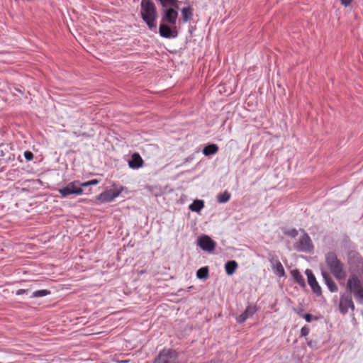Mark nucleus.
<instances>
[{
  "label": "nucleus",
  "mask_w": 363,
  "mask_h": 363,
  "mask_svg": "<svg viewBox=\"0 0 363 363\" xmlns=\"http://www.w3.org/2000/svg\"><path fill=\"white\" fill-rule=\"evenodd\" d=\"M296 250L299 252H311L313 250V245L309 235L304 233L297 242Z\"/></svg>",
  "instance_id": "6"
},
{
  "label": "nucleus",
  "mask_w": 363,
  "mask_h": 363,
  "mask_svg": "<svg viewBox=\"0 0 363 363\" xmlns=\"http://www.w3.org/2000/svg\"><path fill=\"white\" fill-rule=\"evenodd\" d=\"M178 0H174V3L172 4L168 9H173L174 11H177L179 9Z\"/></svg>",
  "instance_id": "32"
},
{
  "label": "nucleus",
  "mask_w": 363,
  "mask_h": 363,
  "mask_svg": "<svg viewBox=\"0 0 363 363\" xmlns=\"http://www.w3.org/2000/svg\"><path fill=\"white\" fill-rule=\"evenodd\" d=\"M294 311H296V312L298 313V315L299 316H301V317H303V315H304V314H303V312L304 309H303L302 307H300V308H294Z\"/></svg>",
  "instance_id": "33"
},
{
  "label": "nucleus",
  "mask_w": 363,
  "mask_h": 363,
  "mask_svg": "<svg viewBox=\"0 0 363 363\" xmlns=\"http://www.w3.org/2000/svg\"><path fill=\"white\" fill-rule=\"evenodd\" d=\"M30 291L29 289H18L16 291L17 295H22L23 294H28Z\"/></svg>",
  "instance_id": "34"
},
{
  "label": "nucleus",
  "mask_w": 363,
  "mask_h": 363,
  "mask_svg": "<svg viewBox=\"0 0 363 363\" xmlns=\"http://www.w3.org/2000/svg\"><path fill=\"white\" fill-rule=\"evenodd\" d=\"M204 207V202L203 200H195L190 206L189 208L193 212L199 213Z\"/></svg>",
  "instance_id": "20"
},
{
  "label": "nucleus",
  "mask_w": 363,
  "mask_h": 363,
  "mask_svg": "<svg viewBox=\"0 0 363 363\" xmlns=\"http://www.w3.org/2000/svg\"><path fill=\"white\" fill-rule=\"evenodd\" d=\"M157 16V7L152 0H142L140 3V17L150 30L156 29Z\"/></svg>",
  "instance_id": "1"
},
{
  "label": "nucleus",
  "mask_w": 363,
  "mask_h": 363,
  "mask_svg": "<svg viewBox=\"0 0 363 363\" xmlns=\"http://www.w3.org/2000/svg\"><path fill=\"white\" fill-rule=\"evenodd\" d=\"M50 294V291L47 289H41V290H37L35 291H33L32 294L30 295L31 298H39L45 296L47 295Z\"/></svg>",
  "instance_id": "24"
},
{
  "label": "nucleus",
  "mask_w": 363,
  "mask_h": 363,
  "mask_svg": "<svg viewBox=\"0 0 363 363\" xmlns=\"http://www.w3.org/2000/svg\"><path fill=\"white\" fill-rule=\"evenodd\" d=\"M303 318L306 320V322L311 323L313 320H318V317L313 316L311 313H306L303 315Z\"/></svg>",
  "instance_id": "29"
},
{
  "label": "nucleus",
  "mask_w": 363,
  "mask_h": 363,
  "mask_svg": "<svg viewBox=\"0 0 363 363\" xmlns=\"http://www.w3.org/2000/svg\"><path fill=\"white\" fill-rule=\"evenodd\" d=\"M257 311L255 306H248L246 309L236 318L238 323H243L247 319L251 318Z\"/></svg>",
  "instance_id": "13"
},
{
  "label": "nucleus",
  "mask_w": 363,
  "mask_h": 363,
  "mask_svg": "<svg viewBox=\"0 0 363 363\" xmlns=\"http://www.w3.org/2000/svg\"><path fill=\"white\" fill-rule=\"evenodd\" d=\"M347 289L352 294L359 289H363L361 281L357 275L352 274L349 277L347 282Z\"/></svg>",
  "instance_id": "11"
},
{
  "label": "nucleus",
  "mask_w": 363,
  "mask_h": 363,
  "mask_svg": "<svg viewBox=\"0 0 363 363\" xmlns=\"http://www.w3.org/2000/svg\"><path fill=\"white\" fill-rule=\"evenodd\" d=\"M1 155L3 156V150H0Z\"/></svg>",
  "instance_id": "38"
},
{
  "label": "nucleus",
  "mask_w": 363,
  "mask_h": 363,
  "mask_svg": "<svg viewBox=\"0 0 363 363\" xmlns=\"http://www.w3.org/2000/svg\"><path fill=\"white\" fill-rule=\"evenodd\" d=\"M194 9L191 6L184 7L181 10L182 18L179 20V23H185L192 19Z\"/></svg>",
  "instance_id": "16"
},
{
  "label": "nucleus",
  "mask_w": 363,
  "mask_h": 363,
  "mask_svg": "<svg viewBox=\"0 0 363 363\" xmlns=\"http://www.w3.org/2000/svg\"><path fill=\"white\" fill-rule=\"evenodd\" d=\"M16 91H19L21 94H23V91L18 89H16Z\"/></svg>",
  "instance_id": "37"
},
{
  "label": "nucleus",
  "mask_w": 363,
  "mask_h": 363,
  "mask_svg": "<svg viewBox=\"0 0 363 363\" xmlns=\"http://www.w3.org/2000/svg\"><path fill=\"white\" fill-rule=\"evenodd\" d=\"M208 267H201L196 272V277L199 279H206L208 277Z\"/></svg>",
  "instance_id": "21"
},
{
  "label": "nucleus",
  "mask_w": 363,
  "mask_h": 363,
  "mask_svg": "<svg viewBox=\"0 0 363 363\" xmlns=\"http://www.w3.org/2000/svg\"><path fill=\"white\" fill-rule=\"evenodd\" d=\"M167 22L161 21L159 27L160 35L164 38H175L178 35V31L176 26L171 27Z\"/></svg>",
  "instance_id": "5"
},
{
  "label": "nucleus",
  "mask_w": 363,
  "mask_h": 363,
  "mask_svg": "<svg viewBox=\"0 0 363 363\" xmlns=\"http://www.w3.org/2000/svg\"><path fill=\"white\" fill-rule=\"evenodd\" d=\"M158 2L160 4L162 8L167 9L172 4L174 3V0H157Z\"/></svg>",
  "instance_id": "26"
},
{
  "label": "nucleus",
  "mask_w": 363,
  "mask_h": 363,
  "mask_svg": "<svg viewBox=\"0 0 363 363\" xmlns=\"http://www.w3.org/2000/svg\"><path fill=\"white\" fill-rule=\"evenodd\" d=\"M353 295L359 303L363 304V289L353 293Z\"/></svg>",
  "instance_id": "25"
},
{
  "label": "nucleus",
  "mask_w": 363,
  "mask_h": 363,
  "mask_svg": "<svg viewBox=\"0 0 363 363\" xmlns=\"http://www.w3.org/2000/svg\"><path fill=\"white\" fill-rule=\"evenodd\" d=\"M152 363H180L179 353L172 348H164L159 352Z\"/></svg>",
  "instance_id": "3"
},
{
  "label": "nucleus",
  "mask_w": 363,
  "mask_h": 363,
  "mask_svg": "<svg viewBox=\"0 0 363 363\" xmlns=\"http://www.w3.org/2000/svg\"><path fill=\"white\" fill-rule=\"evenodd\" d=\"M321 274L326 286H328L330 291L334 293L338 291V287L335 282L333 280L330 274L324 269H322Z\"/></svg>",
  "instance_id": "14"
},
{
  "label": "nucleus",
  "mask_w": 363,
  "mask_h": 363,
  "mask_svg": "<svg viewBox=\"0 0 363 363\" xmlns=\"http://www.w3.org/2000/svg\"><path fill=\"white\" fill-rule=\"evenodd\" d=\"M238 267V263L235 260L228 261L225 264L226 274L228 275L233 274L235 272Z\"/></svg>",
  "instance_id": "18"
},
{
  "label": "nucleus",
  "mask_w": 363,
  "mask_h": 363,
  "mask_svg": "<svg viewBox=\"0 0 363 363\" xmlns=\"http://www.w3.org/2000/svg\"><path fill=\"white\" fill-rule=\"evenodd\" d=\"M291 273L296 283H298L302 287L306 286L305 279L298 269H294L291 272Z\"/></svg>",
  "instance_id": "17"
},
{
  "label": "nucleus",
  "mask_w": 363,
  "mask_h": 363,
  "mask_svg": "<svg viewBox=\"0 0 363 363\" xmlns=\"http://www.w3.org/2000/svg\"><path fill=\"white\" fill-rule=\"evenodd\" d=\"M144 161L139 153L135 152L131 155L130 159L128 160L129 167L133 169H136L142 167Z\"/></svg>",
  "instance_id": "15"
},
{
  "label": "nucleus",
  "mask_w": 363,
  "mask_h": 363,
  "mask_svg": "<svg viewBox=\"0 0 363 363\" xmlns=\"http://www.w3.org/2000/svg\"><path fill=\"white\" fill-rule=\"evenodd\" d=\"M308 346L311 347V342H308Z\"/></svg>",
  "instance_id": "39"
},
{
  "label": "nucleus",
  "mask_w": 363,
  "mask_h": 363,
  "mask_svg": "<svg viewBox=\"0 0 363 363\" xmlns=\"http://www.w3.org/2000/svg\"><path fill=\"white\" fill-rule=\"evenodd\" d=\"M123 189V186H121L118 189L106 190L97 196V200L101 203L111 202L120 195Z\"/></svg>",
  "instance_id": "7"
},
{
  "label": "nucleus",
  "mask_w": 363,
  "mask_h": 363,
  "mask_svg": "<svg viewBox=\"0 0 363 363\" xmlns=\"http://www.w3.org/2000/svg\"><path fill=\"white\" fill-rule=\"evenodd\" d=\"M284 234L291 238H296L298 235V230L295 228H292L285 231Z\"/></svg>",
  "instance_id": "28"
},
{
  "label": "nucleus",
  "mask_w": 363,
  "mask_h": 363,
  "mask_svg": "<svg viewBox=\"0 0 363 363\" xmlns=\"http://www.w3.org/2000/svg\"><path fill=\"white\" fill-rule=\"evenodd\" d=\"M218 151V147L216 144H208L203 149V154L206 156H210L216 154Z\"/></svg>",
  "instance_id": "19"
},
{
  "label": "nucleus",
  "mask_w": 363,
  "mask_h": 363,
  "mask_svg": "<svg viewBox=\"0 0 363 363\" xmlns=\"http://www.w3.org/2000/svg\"><path fill=\"white\" fill-rule=\"evenodd\" d=\"M198 245L202 250L211 252L214 250L216 243L209 236L203 235L199 238Z\"/></svg>",
  "instance_id": "8"
},
{
  "label": "nucleus",
  "mask_w": 363,
  "mask_h": 363,
  "mask_svg": "<svg viewBox=\"0 0 363 363\" xmlns=\"http://www.w3.org/2000/svg\"><path fill=\"white\" fill-rule=\"evenodd\" d=\"M178 11L173 9H165L163 11L161 21L167 22L169 25L174 26L177 23Z\"/></svg>",
  "instance_id": "10"
},
{
  "label": "nucleus",
  "mask_w": 363,
  "mask_h": 363,
  "mask_svg": "<svg viewBox=\"0 0 363 363\" xmlns=\"http://www.w3.org/2000/svg\"><path fill=\"white\" fill-rule=\"evenodd\" d=\"M273 259H274V257H272V259H270V262H272Z\"/></svg>",
  "instance_id": "40"
},
{
  "label": "nucleus",
  "mask_w": 363,
  "mask_h": 363,
  "mask_svg": "<svg viewBox=\"0 0 363 363\" xmlns=\"http://www.w3.org/2000/svg\"><path fill=\"white\" fill-rule=\"evenodd\" d=\"M352 0H341L342 4L345 5V6H349Z\"/></svg>",
  "instance_id": "35"
},
{
  "label": "nucleus",
  "mask_w": 363,
  "mask_h": 363,
  "mask_svg": "<svg viewBox=\"0 0 363 363\" xmlns=\"http://www.w3.org/2000/svg\"><path fill=\"white\" fill-rule=\"evenodd\" d=\"M99 183V181L98 179H92L82 184H79V186H89L91 185H96Z\"/></svg>",
  "instance_id": "27"
},
{
  "label": "nucleus",
  "mask_w": 363,
  "mask_h": 363,
  "mask_svg": "<svg viewBox=\"0 0 363 363\" xmlns=\"http://www.w3.org/2000/svg\"><path fill=\"white\" fill-rule=\"evenodd\" d=\"M349 308H350L352 310V311H354L355 307H354V304L352 300L351 301V302L350 303Z\"/></svg>",
  "instance_id": "36"
},
{
  "label": "nucleus",
  "mask_w": 363,
  "mask_h": 363,
  "mask_svg": "<svg viewBox=\"0 0 363 363\" xmlns=\"http://www.w3.org/2000/svg\"><path fill=\"white\" fill-rule=\"evenodd\" d=\"M274 273L279 277L285 275V271L281 263L277 259L275 266L273 267Z\"/></svg>",
  "instance_id": "23"
},
{
  "label": "nucleus",
  "mask_w": 363,
  "mask_h": 363,
  "mask_svg": "<svg viewBox=\"0 0 363 363\" xmlns=\"http://www.w3.org/2000/svg\"><path fill=\"white\" fill-rule=\"evenodd\" d=\"M306 274L308 277V283L311 286L313 292L316 294V296H320L322 295L321 287L318 284L316 279L311 269H306L305 272Z\"/></svg>",
  "instance_id": "9"
},
{
  "label": "nucleus",
  "mask_w": 363,
  "mask_h": 363,
  "mask_svg": "<svg viewBox=\"0 0 363 363\" xmlns=\"http://www.w3.org/2000/svg\"><path fill=\"white\" fill-rule=\"evenodd\" d=\"M310 329L307 325L302 327L301 329V336L306 337L309 334Z\"/></svg>",
  "instance_id": "30"
},
{
  "label": "nucleus",
  "mask_w": 363,
  "mask_h": 363,
  "mask_svg": "<svg viewBox=\"0 0 363 363\" xmlns=\"http://www.w3.org/2000/svg\"><path fill=\"white\" fill-rule=\"evenodd\" d=\"M230 194L228 191H225L217 196V201L220 203H226L230 200Z\"/></svg>",
  "instance_id": "22"
},
{
  "label": "nucleus",
  "mask_w": 363,
  "mask_h": 363,
  "mask_svg": "<svg viewBox=\"0 0 363 363\" xmlns=\"http://www.w3.org/2000/svg\"><path fill=\"white\" fill-rule=\"evenodd\" d=\"M351 294H343L340 296L339 309L342 314L345 315L348 312L350 303L352 301Z\"/></svg>",
  "instance_id": "12"
},
{
  "label": "nucleus",
  "mask_w": 363,
  "mask_h": 363,
  "mask_svg": "<svg viewBox=\"0 0 363 363\" xmlns=\"http://www.w3.org/2000/svg\"><path fill=\"white\" fill-rule=\"evenodd\" d=\"M62 197H67L71 194L81 195L83 193L82 189L79 186V182H69L66 186L59 189Z\"/></svg>",
  "instance_id": "4"
},
{
  "label": "nucleus",
  "mask_w": 363,
  "mask_h": 363,
  "mask_svg": "<svg viewBox=\"0 0 363 363\" xmlns=\"http://www.w3.org/2000/svg\"><path fill=\"white\" fill-rule=\"evenodd\" d=\"M325 262L330 273L337 279H341L346 277L343 262L337 257L333 251L328 252L325 255Z\"/></svg>",
  "instance_id": "2"
},
{
  "label": "nucleus",
  "mask_w": 363,
  "mask_h": 363,
  "mask_svg": "<svg viewBox=\"0 0 363 363\" xmlns=\"http://www.w3.org/2000/svg\"><path fill=\"white\" fill-rule=\"evenodd\" d=\"M24 157L27 161H31L33 159V154L30 151H26Z\"/></svg>",
  "instance_id": "31"
}]
</instances>
